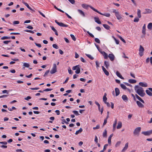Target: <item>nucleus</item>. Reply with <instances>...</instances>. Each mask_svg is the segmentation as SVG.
<instances>
[{
    "mask_svg": "<svg viewBox=\"0 0 152 152\" xmlns=\"http://www.w3.org/2000/svg\"><path fill=\"white\" fill-rule=\"evenodd\" d=\"M103 101H104V103H105V102H106V101L107 100V98L105 96H104L103 98Z\"/></svg>",
    "mask_w": 152,
    "mask_h": 152,
    "instance_id": "obj_44",
    "label": "nucleus"
},
{
    "mask_svg": "<svg viewBox=\"0 0 152 152\" xmlns=\"http://www.w3.org/2000/svg\"><path fill=\"white\" fill-rule=\"evenodd\" d=\"M23 69H25V67L28 68L30 66V65L28 63H23Z\"/></svg>",
    "mask_w": 152,
    "mask_h": 152,
    "instance_id": "obj_13",
    "label": "nucleus"
},
{
    "mask_svg": "<svg viewBox=\"0 0 152 152\" xmlns=\"http://www.w3.org/2000/svg\"><path fill=\"white\" fill-rule=\"evenodd\" d=\"M82 7L86 9H88L89 7V5L86 4H83L82 5Z\"/></svg>",
    "mask_w": 152,
    "mask_h": 152,
    "instance_id": "obj_22",
    "label": "nucleus"
},
{
    "mask_svg": "<svg viewBox=\"0 0 152 152\" xmlns=\"http://www.w3.org/2000/svg\"><path fill=\"white\" fill-rule=\"evenodd\" d=\"M26 7L29 9H30L31 10H32V9L29 6V5L27 4V3H24V4Z\"/></svg>",
    "mask_w": 152,
    "mask_h": 152,
    "instance_id": "obj_41",
    "label": "nucleus"
},
{
    "mask_svg": "<svg viewBox=\"0 0 152 152\" xmlns=\"http://www.w3.org/2000/svg\"><path fill=\"white\" fill-rule=\"evenodd\" d=\"M135 96L136 98L138 99L139 101H141L142 103H144V101L142 100L139 96L137 94H136Z\"/></svg>",
    "mask_w": 152,
    "mask_h": 152,
    "instance_id": "obj_16",
    "label": "nucleus"
},
{
    "mask_svg": "<svg viewBox=\"0 0 152 152\" xmlns=\"http://www.w3.org/2000/svg\"><path fill=\"white\" fill-rule=\"evenodd\" d=\"M121 86V88L124 89H127V88L126 86L123 84H121L120 85Z\"/></svg>",
    "mask_w": 152,
    "mask_h": 152,
    "instance_id": "obj_39",
    "label": "nucleus"
},
{
    "mask_svg": "<svg viewBox=\"0 0 152 152\" xmlns=\"http://www.w3.org/2000/svg\"><path fill=\"white\" fill-rule=\"evenodd\" d=\"M148 29H151L152 28V23H149L148 26Z\"/></svg>",
    "mask_w": 152,
    "mask_h": 152,
    "instance_id": "obj_36",
    "label": "nucleus"
},
{
    "mask_svg": "<svg viewBox=\"0 0 152 152\" xmlns=\"http://www.w3.org/2000/svg\"><path fill=\"white\" fill-rule=\"evenodd\" d=\"M68 70L69 73L70 74H72V70L71 69V68L70 67H69L68 69Z\"/></svg>",
    "mask_w": 152,
    "mask_h": 152,
    "instance_id": "obj_46",
    "label": "nucleus"
},
{
    "mask_svg": "<svg viewBox=\"0 0 152 152\" xmlns=\"http://www.w3.org/2000/svg\"><path fill=\"white\" fill-rule=\"evenodd\" d=\"M55 22L59 26L61 27H67L68 26V25L66 24H65L62 23H59L57 21V20H55Z\"/></svg>",
    "mask_w": 152,
    "mask_h": 152,
    "instance_id": "obj_8",
    "label": "nucleus"
},
{
    "mask_svg": "<svg viewBox=\"0 0 152 152\" xmlns=\"http://www.w3.org/2000/svg\"><path fill=\"white\" fill-rule=\"evenodd\" d=\"M16 151L17 152H24L21 149H18L16 150Z\"/></svg>",
    "mask_w": 152,
    "mask_h": 152,
    "instance_id": "obj_64",
    "label": "nucleus"
},
{
    "mask_svg": "<svg viewBox=\"0 0 152 152\" xmlns=\"http://www.w3.org/2000/svg\"><path fill=\"white\" fill-rule=\"evenodd\" d=\"M70 36L71 37V38H72V39L74 41H76V39L75 37L72 34H70Z\"/></svg>",
    "mask_w": 152,
    "mask_h": 152,
    "instance_id": "obj_43",
    "label": "nucleus"
},
{
    "mask_svg": "<svg viewBox=\"0 0 152 152\" xmlns=\"http://www.w3.org/2000/svg\"><path fill=\"white\" fill-rule=\"evenodd\" d=\"M49 70H48L47 71L45 72V73L44 75V77H46V76H47V75L49 73Z\"/></svg>",
    "mask_w": 152,
    "mask_h": 152,
    "instance_id": "obj_54",
    "label": "nucleus"
},
{
    "mask_svg": "<svg viewBox=\"0 0 152 152\" xmlns=\"http://www.w3.org/2000/svg\"><path fill=\"white\" fill-rule=\"evenodd\" d=\"M72 4H73L75 3L74 0H68Z\"/></svg>",
    "mask_w": 152,
    "mask_h": 152,
    "instance_id": "obj_61",
    "label": "nucleus"
},
{
    "mask_svg": "<svg viewBox=\"0 0 152 152\" xmlns=\"http://www.w3.org/2000/svg\"><path fill=\"white\" fill-rule=\"evenodd\" d=\"M142 133L145 136H149L152 134V129L145 132H142Z\"/></svg>",
    "mask_w": 152,
    "mask_h": 152,
    "instance_id": "obj_7",
    "label": "nucleus"
},
{
    "mask_svg": "<svg viewBox=\"0 0 152 152\" xmlns=\"http://www.w3.org/2000/svg\"><path fill=\"white\" fill-rule=\"evenodd\" d=\"M96 104L98 106V110L99 111L101 112V114L102 115L104 110L103 107H102L100 109V105L99 103L97 102H96Z\"/></svg>",
    "mask_w": 152,
    "mask_h": 152,
    "instance_id": "obj_6",
    "label": "nucleus"
},
{
    "mask_svg": "<svg viewBox=\"0 0 152 152\" xmlns=\"http://www.w3.org/2000/svg\"><path fill=\"white\" fill-rule=\"evenodd\" d=\"M102 70L104 72V73H105V74L106 75L108 76L109 74V72L103 66H102Z\"/></svg>",
    "mask_w": 152,
    "mask_h": 152,
    "instance_id": "obj_10",
    "label": "nucleus"
},
{
    "mask_svg": "<svg viewBox=\"0 0 152 152\" xmlns=\"http://www.w3.org/2000/svg\"><path fill=\"white\" fill-rule=\"evenodd\" d=\"M128 143H126L125 145V147L122 151V152H124L128 148Z\"/></svg>",
    "mask_w": 152,
    "mask_h": 152,
    "instance_id": "obj_17",
    "label": "nucleus"
},
{
    "mask_svg": "<svg viewBox=\"0 0 152 152\" xmlns=\"http://www.w3.org/2000/svg\"><path fill=\"white\" fill-rule=\"evenodd\" d=\"M35 44L37 46V47H38L40 48L41 47V44H37L36 43H35Z\"/></svg>",
    "mask_w": 152,
    "mask_h": 152,
    "instance_id": "obj_63",
    "label": "nucleus"
},
{
    "mask_svg": "<svg viewBox=\"0 0 152 152\" xmlns=\"http://www.w3.org/2000/svg\"><path fill=\"white\" fill-rule=\"evenodd\" d=\"M121 141H118V142H117L115 145V146L116 147H117L118 146H119L120 145V144H121Z\"/></svg>",
    "mask_w": 152,
    "mask_h": 152,
    "instance_id": "obj_49",
    "label": "nucleus"
},
{
    "mask_svg": "<svg viewBox=\"0 0 152 152\" xmlns=\"http://www.w3.org/2000/svg\"><path fill=\"white\" fill-rule=\"evenodd\" d=\"M57 72V66L56 64H53V67L50 71L51 74H53L56 73Z\"/></svg>",
    "mask_w": 152,
    "mask_h": 152,
    "instance_id": "obj_4",
    "label": "nucleus"
},
{
    "mask_svg": "<svg viewBox=\"0 0 152 152\" xmlns=\"http://www.w3.org/2000/svg\"><path fill=\"white\" fill-rule=\"evenodd\" d=\"M115 15L117 18L118 20H120L122 18L121 15L119 12L118 13H117V14Z\"/></svg>",
    "mask_w": 152,
    "mask_h": 152,
    "instance_id": "obj_14",
    "label": "nucleus"
},
{
    "mask_svg": "<svg viewBox=\"0 0 152 152\" xmlns=\"http://www.w3.org/2000/svg\"><path fill=\"white\" fill-rule=\"evenodd\" d=\"M152 12V10L149 9H145V11L143 13L144 14L150 13Z\"/></svg>",
    "mask_w": 152,
    "mask_h": 152,
    "instance_id": "obj_15",
    "label": "nucleus"
},
{
    "mask_svg": "<svg viewBox=\"0 0 152 152\" xmlns=\"http://www.w3.org/2000/svg\"><path fill=\"white\" fill-rule=\"evenodd\" d=\"M16 109V108L15 107H13V106L12 107V108H8L9 110L10 111H12L13 110H15Z\"/></svg>",
    "mask_w": 152,
    "mask_h": 152,
    "instance_id": "obj_45",
    "label": "nucleus"
},
{
    "mask_svg": "<svg viewBox=\"0 0 152 152\" xmlns=\"http://www.w3.org/2000/svg\"><path fill=\"white\" fill-rule=\"evenodd\" d=\"M85 54L86 56H87L91 59L92 60L94 59V58L91 55L87 54Z\"/></svg>",
    "mask_w": 152,
    "mask_h": 152,
    "instance_id": "obj_34",
    "label": "nucleus"
},
{
    "mask_svg": "<svg viewBox=\"0 0 152 152\" xmlns=\"http://www.w3.org/2000/svg\"><path fill=\"white\" fill-rule=\"evenodd\" d=\"M141 129V128L140 127H137L136 128L133 132L134 135L138 136L140 131Z\"/></svg>",
    "mask_w": 152,
    "mask_h": 152,
    "instance_id": "obj_2",
    "label": "nucleus"
},
{
    "mask_svg": "<svg viewBox=\"0 0 152 152\" xmlns=\"http://www.w3.org/2000/svg\"><path fill=\"white\" fill-rule=\"evenodd\" d=\"M118 37L124 43H126V42L125 40L121 36H118Z\"/></svg>",
    "mask_w": 152,
    "mask_h": 152,
    "instance_id": "obj_38",
    "label": "nucleus"
},
{
    "mask_svg": "<svg viewBox=\"0 0 152 152\" xmlns=\"http://www.w3.org/2000/svg\"><path fill=\"white\" fill-rule=\"evenodd\" d=\"M134 90L141 97H143L145 95L143 88L139 86L136 85L135 86Z\"/></svg>",
    "mask_w": 152,
    "mask_h": 152,
    "instance_id": "obj_1",
    "label": "nucleus"
},
{
    "mask_svg": "<svg viewBox=\"0 0 152 152\" xmlns=\"http://www.w3.org/2000/svg\"><path fill=\"white\" fill-rule=\"evenodd\" d=\"M72 69L73 70H76L75 71V72L76 74H79L80 72V68L79 65L74 66L73 67Z\"/></svg>",
    "mask_w": 152,
    "mask_h": 152,
    "instance_id": "obj_3",
    "label": "nucleus"
},
{
    "mask_svg": "<svg viewBox=\"0 0 152 152\" xmlns=\"http://www.w3.org/2000/svg\"><path fill=\"white\" fill-rule=\"evenodd\" d=\"M136 103L138 106L140 108H143L144 107V105L140 101H137Z\"/></svg>",
    "mask_w": 152,
    "mask_h": 152,
    "instance_id": "obj_12",
    "label": "nucleus"
},
{
    "mask_svg": "<svg viewBox=\"0 0 152 152\" xmlns=\"http://www.w3.org/2000/svg\"><path fill=\"white\" fill-rule=\"evenodd\" d=\"M54 8L56 9V10H57L62 12H63V13H64V11H63V10H62L59 9H58V8L56 6L54 5Z\"/></svg>",
    "mask_w": 152,
    "mask_h": 152,
    "instance_id": "obj_37",
    "label": "nucleus"
},
{
    "mask_svg": "<svg viewBox=\"0 0 152 152\" xmlns=\"http://www.w3.org/2000/svg\"><path fill=\"white\" fill-rule=\"evenodd\" d=\"M10 42H11L10 41H4L3 42V43L5 44H7Z\"/></svg>",
    "mask_w": 152,
    "mask_h": 152,
    "instance_id": "obj_57",
    "label": "nucleus"
},
{
    "mask_svg": "<svg viewBox=\"0 0 152 152\" xmlns=\"http://www.w3.org/2000/svg\"><path fill=\"white\" fill-rule=\"evenodd\" d=\"M25 31L30 32L32 34H34V31H32V30H26Z\"/></svg>",
    "mask_w": 152,
    "mask_h": 152,
    "instance_id": "obj_51",
    "label": "nucleus"
},
{
    "mask_svg": "<svg viewBox=\"0 0 152 152\" xmlns=\"http://www.w3.org/2000/svg\"><path fill=\"white\" fill-rule=\"evenodd\" d=\"M144 50V48L141 45L140 46L139 49V54L140 57L142 56L143 55V52Z\"/></svg>",
    "mask_w": 152,
    "mask_h": 152,
    "instance_id": "obj_5",
    "label": "nucleus"
},
{
    "mask_svg": "<svg viewBox=\"0 0 152 152\" xmlns=\"http://www.w3.org/2000/svg\"><path fill=\"white\" fill-rule=\"evenodd\" d=\"M137 15L139 18H140L141 17V11L139 9L137 10Z\"/></svg>",
    "mask_w": 152,
    "mask_h": 152,
    "instance_id": "obj_25",
    "label": "nucleus"
},
{
    "mask_svg": "<svg viewBox=\"0 0 152 152\" xmlns=\"http://www.w3.org/2000/svg\"><path fill=\"white\" fill-rule=\"evenodd\" d=\"M103 26L107 30H109L110 28V26L107 24H104L103 25Z\"/></svg>",
    "mask_w": 152,
    "mask_h": 152,
    "instance_id": "obj_27",
    "label": "nucleus"
},
{
    "mask_svg": "<svg viewBox=\"0 0 152 152\" xmlns=\"http://www.w3.org/2000/svg\"><path fill=\"white\" fill-rule=\"evenodd\" d=\"M128 81L131 83H134L136 82V81L134 79H129Z\"/></svg>",
    "mask_w": 152,
    "mask_h": 152,
    "instance_id": "obj_26",
    "label": "nucleus"
},
{
    "mask_svg": "<svg viewBox=\"0 0 152 152\" xmlns=\"http://www.w3.org/2000/svg\"><path fill=\"white\" fill-rule=\"evenodd\" d=\"M116 96H118L120 94V91L118 88H116L115 89Z\"/></svg>",
    "mask_w": 152,
    "mask_h": 152,
    "instance_id": "obj_18",
    "label": "nucleus"
},
{
    "mask_svg": "<svg viewBox=\"0 0 152 152\" xmlns=\"http://www.w3.org/2000/svg\"><path fill=\"white\" fill-rule=\"evenodd\" d=\"M53 90L52 89H49V88H47L46 89H44L43 90V91H50Z\"/></svg>",
    "mask_w": 152,
    "mask_h": 152,
    "instance_id": "obj_55",
    "label": "nucleus"
},
{
    "mask_svg": "<svg viewBox=\"0 0 152 152\" xmlns=\"http://www.w3.org/2000/svg\"><path fill=\"white\" fill-rule=\"evenodd\" d=\"M38 12L39 13L42 15L43 17L44 18L45 17V16L44 15L41 11H39Z\"/></svg>",
    "mask_w": 152,
    "mask_h": 152,
    "instance_id": "obj_60",
    "label": "nucleus"
},
{
    "mask_svg": "<svg viewBox=\"0 0 152 152\" xmlns=\"http://www.w3.org/2000/svg\"><path fill=\"white\" fill-rule=\"evenodd\" d=\"M146 94L149 96H152V93L148 90H146Z\"/></svg>",
    "mask_w": 152,
    "mask_h": 152,
    "instance_id": "obj_29",
    "label": "nucleus"
},
{
    "mask_svg": "<svg viewBox=\"0 0 152 152\" xmlns=\"http://www.w3.org/2000/svg\"><path fill=\"white\" fill-rule=\"evenodd\" d=\"M31 97L30 96H28L26 98H25V99L26 100H28L29 99H31Z\"/></svg>",
    "mask_w": 152,
    "mask_h": 152,
    "instance_id": "obj_59",
    "label": "nucleus"
},
{
    "mask_svg": "<svg viewBox=\"0 0 152 152\" xmlns=\"http://www.w3.org/2000/svg\"><path fill=\"white\" fill-rule=\"evenodd\" d=\"M104 53V54L103 56H104V58L105 59H107L108 57L107 54L106 53Z\"/></svg>",
    "mask_w": 152,
    "mask_h": 152,
    "instance_id": "obj_40",
    "label": "nucleus"
},
{
    "mask_svg": "<svg viewBox=\"0 0 152 152\" xmlns=\"http://www.w3.org/2000/svg\"><path fill=\"white\" fill-rule=\"evenodd\" d=\"M139 85L143 87H147L148 86V85L147 83H143V82H140L139 83Z\"/></svg>",
    "mask_w": 152,
    "mask_h": 152,
    "instance_id": "obj_11",
    "label": "nucleus"
},
{
    "mask_svg": "<svg viewBox=\"0 0 152 152\" xmlns=\"http://www.w3.org/2000/svg\"><path fill=\"white\" fill-rule=\"evenodd\" d=\"M139 19L137 18H135L134 20V21L135 22H137L139 21Z\"/></svg>",
    "mask_w": 152,
    "mask_h": 152,
    "instance_id": "obj_52",
    "label": "nucleus"
},
{
    "mask_svg": "<svg viewBox=\"0 0 152 152\" xmlns=\"http://www.w3.org/2000/svg\"><path fill=\"white\" fill-rule=\"evenodd\" d=\"M117 124V121L116 120H115L114 122V123L113 124V130H115Z\"/></svg>",
    "mask_w": 152,
    "mask_h": 152,
    "instance_id": "obj_33",
    "label": "nucleus"
},
{
    "mask_svg": "<svg viewBox=\"0 0 152 152\" xmlns=\"http://www.w3.org/2000/svg\"><path fill=\"white\" fill-rule=\"evenodd\" d=\"M115 40V42L117 44H119V41L118 40H117L115 38L113 37Z\"/></svg>",
    "mask_w": 152,
    "mask_h": 152,
    "instance_id": "obj_50",
    "label": "nucleus"
},
{
    "mask_svg": "<svg viewBox=\"0 0 152 152\" xmlns=\"http://www.w3.org/2000/svg\"><path fill=\"white\" fill-rule=\"evenodd\" d=\"M72 112L76 115H79L78 112L77 111L74 110Z\"/></svg>",
    "mask_w": 152,
    "mask_h": 152,
    "instance_id": "obj_42",
    "label": "nucleus"
},
{
    "mask_svg": "<svg viewBox=\"0 0 152 152\" xmlns=\"http://www.w3.org/2000/svg\"><path fill=\"white\" fill-rule=\"evenodd\" d=\"M103 15L109 17L110 16V14L109 13H106L103 14Z\"/></svg>",
    "mask_w": 152,
    "mask_h": 152,
    "instance_id": "obj_48",
    "label": "nucleus"
},
{
    "mask_svg": "<svg viewBox=\"0 0 152 152\" xmlns=\"http://www.w3.org/2000/svg\"><path fill=\"white\" fill-rule=\"evenodd\" d=\"M11 37H9L7 36H4L1 38V39L2 40L4 39H10Z\"/></svg>",
    "mask_w": 152,
    "mask_h": 152,
    "instance_id": "obj_28",
    "label": "nucleus"
},
{
    "mask_svg": "<svg viewBox=\"0 0 152 152\" xmlns=\"http://www.w3.org/2000/svg\"><path fill=\"white\" fill-rule=\"evenodd\" d=\"M20 22L18 21H14L13 23V24L14 25H15V24H18Z\"/></svg>",
    "mask_w": 152,
    "mask_h": 152,
    "instance_id": "obj_47",
    "label": "nucleus"
},
{
    "mask_svg": "<svg viewBox=\"0 0 152 152\" xmlns=\"http://www.w3.org/2000/svg\"><path fill=\"white\" fill-rule=\"evenodd\" d=\"M78 11L80 13V15H82L84 17L85 16V14L84 12L82 10H78Z\"/></svg>",
    "mask_w": 152,
    "mask_h": 152,
    "instance_id": "obj_32",
    "label": "nucleus"
},
{
    "mask_svg": "<svg viewBox=\"0 0 152 152\" xmlns=\"http://www.w3.org/2000/svg\"><path fill=\"white\" fill-rule=\"evenodd\" d=\"M108 57L111 61H113L115 59V56L113 54H109Z\"/></svg>",
    "mask_w": 152,
    "mask_h": 152,
    "instance_id": "obj_9",
    "label": "nucleus"
},
{
    "mask_svg": "<svg viewBox=\"0 0 152 152\" xmlns=\"http://www.w3.org/2000/svg\"><path fill=\"white\" fill-rule=\"evenodd\" d=\"M53 48L57 49L58 48V46L56 44H54L53 45Z\"/></svg>",
    "mask_w": 152,
    "mask_h": 152,
    "instance_id": "obj_53",
    "label": "nucleus"
},
{
    "mask_svg": "<svg viewBox=\"0 0 152 152\" xmlns=\"http://www.w3.org/2000/svg\"><path fill=\"white\" fill-rule=\"evenodd\" d=\"M122 98L126 102L128 100V98L126 95H123L122 96Z\"/></svg>",
    "mask_w": 152,
    "mask_h": 152,
    "instance_id": "obj_21",
    "label": "nucleus"
},
{
    "mask_svg": "<svg viewBox=\"0 0 152 152\" xmlns=\"http://www.w3.org/2000/svg\"><path fill=\"white\" fill-rule=\"evenodd\" d=\"M142 33L144 35L145 34V25L144 24L142 27Z\"/></svg>",
    "mask_w": 152,
    "mask_h": 152,
    "instance_id": "obj_24",
    "label": "nucleus"
},
{
    "mask_svg": "<svg viewBox=\"0 0 152 152\" xmlns=\"http://www.w3.org/2000/svg\"><path fill=\"white\" fill-rule=\"evenodd\" d=\"M104 64L106 67L107 68H108L109 66V64L108 62L105 61L104 62Z\"/></svg>",
    "mask_w": 152,
    "mask_h": 152,
    "instance_id": "obj_30",
    "label": "nucleus"
},
{
    "mask_svg": "<svg viewBox=\"0 0 152 152\" xmlns=\"http://www.w3.org/2000/svg\"><path fill=\"white\" fill-rule=\"evenodd\" d=\"M124 83L127 86H129L130 87H132V86L131 85L128 83Z\"/></svg>",
    "mask_w": 152,
    "mask_h": 152,
    "instance_id": "obj_58",
    "label": "nucleus"
},
{
    "mask_svg": "<svg viewBox=\"0 0 152 152\" xmlns=\"http://www.w3.org/2000/svg\"><path fill=\"white\" fill-rule=\"evenodd\" d=\"M122 124L121 122L119 121L118 123V125L117 126V129H120L122 127Z\"/></svg>",
    "mask_w": 152,
    "mask_h": 152,
    "instance_id": "obj_20",
    "label": "nucleus"
},
{
    "mask_svg": "<svg viewBox=\"0 0 152 152\" xmlns=\"http://www.w3.org/2000/svg\"><path fill=\"white\" fill-rule=\"evenodd\" d=\"M96 22L99 24H101V22L98 17H96Z\"/></svg>",
    "mask_w": 152,
    "mask_h": 152,
    "instance_id": "obj_31",
    "label": "nucleus"
},
{
    "mask_svg": "<svg viewBox=\"0 0 152 152\" xmlns=\"http://www.w3.org/2000/svg\"><path fill=\"white\" fill-rule=\"evenodd\" d=\"M103 136L104 137H106L107 136V131L106 129H105L103 134Z\"/></svg>",
    "mask_w": 152,
    "mask_h": 152,
    "instance_id": "obj_35",
    "label": "nucleus"
},
{
    "mask_svg": "<svg viewBox=\"0 0 152 152\" xmlns=\"http://www.w3.org/2000/svg\"><path fill=\"white\" fill-rule=\"evenodd\" d=\"M83 131V129L82 128H80L79 130L77 131L75 133L76 135H77L79 133H81Z\"/></svg>",
    "mask_w": 152,
    "mask_h": 152,
    "instance_id": "obj_23",
    "label": "nucleus"
},
{
    "mask_svg": "<svg viewBox=\"0 0 152 152\" xmlns=\"http://www.w3.org/2000/svg\"><path fill=\"white\" fill-rule=\"evenodd\" d=\"M116 74L117 75L118 77H119L121 79H124V77H123L120 74V73H119V72H118V71H116Z\"/></svg>",
    "mask_w": 152,
    "mask_h": 152,
    "instance_id": "obj_19",
    "label": "nucleus"
},
{
    "mask_svg": "<svg viewBox=\"0 0 152 152\" xmlns=\"http://www.w3.org/2000/svg\"><path fill=\"white\" fill-rule=\"evenodd\" d=\"M96 42L98 43H100V41L99 39L97 38H96Z\"/></svg>",
    "mask_w": 152,
    "mask_h": 152,
    "instance_id": "obj_56",
    "label": "nucleus"
},
{
    "mask_svg": "<svg viewBox=\"0 0 152 152\" xmlns=\"http://www.w3.org/2000/svg\"><path fill=\"white\" fill-rule=\"evenodd\" d=\"M108 146V145L107 144H105L104 146V148L103 150L104 151L106 149V148Z\"/></svg>",
    "mask_w": 152,
    "mask_h": 152,
    "instance_id": "obj_62",
    "label": "nucleus"
}]
</instances>
